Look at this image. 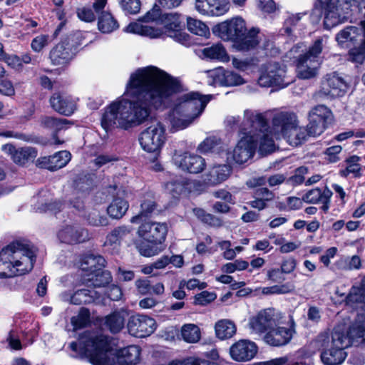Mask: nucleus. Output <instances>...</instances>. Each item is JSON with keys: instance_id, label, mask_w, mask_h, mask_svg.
<instances>
[{"instance_id": "obj_1", "label": "nucleus", "mask_w": 365, "mask_h": 365, "mask_svg": "<svg viewBox=\"0 0 365 365\" xmlns=\"http://www.w3.org/2000/svg\"><path fill=\"white\" fill-rule=\"evenodd\" d=\"M182 90L179 81L155 66L138 69L130 75L123 98L112 102L101 118L103 128L127 130L144 123L153 108L166 107L174 93Z\"/></svg>"}, {"instance_id": "obj_2", "label": "nucleus", "mask_w": 365, "mask_h": 365, "mask_svg": "<svg viewBox=\"0 0 365 365\" xmlns=\"http://www.w3.org/2000/svg\"><path fill=\"white\" fill-rule=\"evenodd\" d=\"M210 99L209 95L194 91L177 96L167 117L170 130L176 131L188 127L202 114Z\"/></svg>"}, {"instance_id": "obj_3", "label": "nucleus", "mask_w": 365, "mask_h": 365, "mask_svg": "<svg viewBox=\"0 0 365 365\" xmlns=\"http://www.w3.org/2000/svg\"><path fill=\"white\" fill-rule=\"evenodd\" d=\"M36 253L34 247L14 241L0 252V277H14L29 273L34 267Z\"/></svg>"}, {"instance_id": "obj_4", "label": "nucleus", "mask_w": 365, "mask_h": 365, "mask_svg": "<svg viewBox=\"0 0 365 365\" xmlns=\"http://www.w3.org/2000/svg\"><path fill=\"white\" fill-rule=\"evenodd\" d=\"M76 356H85L93 365H111L108 352L111 349L109 338L104 335H96L84 332L78 341L69 345Z\"/></svg>"}, {"instance_id": "obj_5", "label": "nucleus", "mask_w": 365, "mask_h": 365, "mask_svg": "<svg viewBox=\"0 0 365 365\" xmlns=\"http://www.w3.org/2000/svg\"><path fill=\"white\" fill-rule=\"evenodd\" d=\"M310 345L322 350L321 360L324 365H340L347 356L345 349L349 347V341L344 337L342 328L337 326L331 335L320 334Z\"/></svg>"}, {"instance_id": "obj_6", "label": "nucleus", "mask_w": 365, "mask_h": 365, "mask_svg": "<svg viewBox=\"0 0 365 365\" xmlns=\"http://www.w3.org/2000/svg\"><path fill=\"white\" fill-rule=\"evenodd\" d=\"M268 115V112L259 113L246 109L240 125V130H248L247 133L254 136L256 145L259 142V152L262 155L274 150V143L269 131Z\"/></svg>"}, {"instance_id": "obj_7", "label": "nucleus", "mask_w": 365, "mask_h": 365, "mask_svg": "<svg viewBox=\"0 0 365 365\" xmlns=\"http://www.w3.org/2000/svg\"><path fill=\"white\" fill-rule=\"evenodd\" d=\"M242 121L240 116H228L225 121L230 128H238L240 134L243 135L232 152L230 153L233 161L237 164H243L247 162L253 157L256 150L254 136L247 133V130L242 131L240 130V125Z\"/></svg>"}, {"instance_id": "obj_8", "label": "nucleus", "mask_w": 365, "mask_h": 365, "mask_svg": "<svg viewBox=\"0 0 365 365\" xmlns=\"http://www.w3.org/2000/svg\"><path fill=\"white\" fill-rule=\"evenodd\" d=\"M324 41V38H317L309 50L299 58L297 65L299 78L309 79L317 76L319 58L323 49Z\"/></svg>"}, {"instance_id": "obj_9", "label": "nucleus", "mask_w": 365, "mask_h": 365, "mask_svg": "<svg viewBox=\"0 0 365 365\" xmlns=\"http://www.w3.org/2000/svg\"><path fill=\"white\" fill-rule=\"evenodd\" d=\"M293 80L284 65L270 62L265 65L264 70L258 79V83L263 87L276 86L283 88L289 85Z\"/></svg>"}, {"instance_id": "obj_10", "label": "nucleus", "mask_w": 365, "mask_h": 365, "mask_svg": "<svg viewBox=\"0 0 365 365\" xmlns=\"http://www.w3.org/2000/svg\"><path fill=\"white\" fill-rule=\"evenodd\" d=\"M165 141V128L159 121L153 122L139 136L141 148L148 153H159Z\"/></svg>"}, {"instance_id": "obj_11", "label": "nucleus", "mask_w": 365, "mask_h": 365, "mask_svg": "<svg viewBox=\"0 0 365 365\" xmlns=\"http://www.w3.org/2000/svg\"><path fill=\"white\" fill-rule=\"evenodd\" d=\"M280 319V314L275 309H264L249 319L248 327L251 334H262L275 327Z\"/></svg>"}, {"instance_id": "obj_12", "label": "nucleus", "mask_w": 365, "mask_h": 365, "mask_svg": "<svg viewBox=\"0 0 365 365\" xmlns=\"http://www.w3.org/2000/svg\"><path fill=\"white\" fill-rule=\"evenodd\" d=\"M246 31V23L240 16L223 21L214 29V32L222 40L232 42L241 37L242 34H245Z\"/></svg>"}, {"instance_id": "obj_13", "label": "nucleus", "mask_w": 365, "mask_h": 365, "mask_svg": "<svg viewBox=\"0 0 365 365\" xmlns=\"http://www.w3.org/2000/svg\"><path fill=\"white\" fill-rule=\"evenodd\" d=\"M127 328L132 336L143 338L150 335L155 330V322L145 315H133L129 318Z\"/></svg>"}, {"instance_id": "obj_14", "label": "nucleus", "mask_w": 365, "mask_h": 365, "mask_svg": "<svg viewBox=\"0 0 365 365\" xmlns=\"http://www.w3.org/2000/svg\"><path fill=\"white\" fill-rule=\"evenodd\" d=\"M108 0H94L93 8L98 15V29L103 34H110L117 30L119 24L114 16L104 9Z\"/></svg>"}, {"instance_id": "obj_15", "label": "nucleus", "mask_w": 365, "mask_h": 365, "mask_svg": "<svg viewBox=\"0 0 365 365\" xmlns=\"http://www.w3.org/2000/svg\"><path fill=\"white\" fill-rule=\"evenodd\" d=\"M174 164L190 173H200L205 168V160L201 156L188 153H175L173 157Z\"/></svg>"}, {"instance_id": "obj_16", "label": "nucleus", "mask_w": 365, "mask_h": 365, "mask_svg": "<svg viewBox=\"0 0 365 365\" xmlns=\"http://www.w3.org/2000/svg\"><path fill=\"white\" fill-rule=\"evenodd\" d=\"M314 352V350L304 348L297 351L293 359L289 356H283L267 361L255 363L252 365H312V355Z\"/></svg>"}, {"instance_id": "obj_17", "label": "nucleus", "mask_w": 365, "mask_h": 365, "mask_svg": "<svg viewBox=\"0 0 365 365\" xmlns=\"http://www.w3.org/2000/svg\"><path fill=\"white\" fill-rule=\"evenodd\" d=\"M335 39L341 47H355L359 43H365V31L360 27L349 26L339 31Z\"/></svg>"}, {"instance_id": "obj_18", "label": "nucleus", "mask_w": 365, "mask_h": 365, "mask_svg": "<svg viewBox=\"0 0 365 365\" xmlns=\"http://www.w3.org/2000/svg\"><path fill=\"white\" fill-rule=\"evenodd\" d=\"M257 351L258 347L254 341L240 339L230 347V355L235 361L245 362L252 360Z\"/></svg>"}, {"instance_id": "obj_19", "label": "nucleus", "mask_w": 365, "mask_h": 365, "mask_svg": "<svg viewBox=\"0 0 365 365\" xmlns=\"http://www.w3.org/2000/svg\"><path fill=\"white\" fill-rule=\"evenodd\" d=\"M167 232L165 224L148 222L139 227L138 234L140 237L148 242L162 244Z\"/></svg>"}, {"instance_id": "obj_20", "label": "nucleus", "mask_w": 365, "mask_h": 365, "mask_svg": "<svg viewBox=\"0 0 365 365\" xmlns=\"http://www.w3.org/2000/svg\"><path fill=\"white\" fill-rule=\"evenodd\" d=\"M324 9V28L330 30L332 28L346 22L349 19V9H343L341 5L329 4Z\"/></svg>"}, {"instance_id": "obj_21", "label": "nucleus", "mask_w": 365, "mask_h": 365, "mask_svg": "<svg viewBox=\"0 0 365 365\" xmlns=\"http://www.w3.org/2000/svg\"><path fill=\"white\" fill-rule=\"evenodd\" d=\"M347 88L346 81L336 72L327 74L322 83V93L331 97L344 95Z\"/></svg>"}, {"instance_id": "obj_22", "label": "nucleus", "mask_w": 365, "mask_h": 365, "mask_svg": "<svg viewBox=\"0 0 365 365\" xmlns=\"http://www.w3.org/2000/svg\"><path fill=\"white\" fill-rule=\"evenodd\" d=\"M291 327H277L270 329L264 336V341L273 346H281L288 344L295 332L294 329V322L291 319Z\"/></svg>"}, {"instance_id": "obj_23", "label": "nucleus", "mask_w": 365, "mask_h": 365, "mask_svg": "<svg viewBox=\"0 0 365 365\" xmlns=\"http://www.w3.org/2000/svg\"><path fill=\"white\" fill-rule=\"evenodd\" d=\"M2 150L11 156L14 163L20 165H24L29 162H32L37 156V150L31 146L16 148L11 144H6L2 146Z\"/></svg>"}, {"instance_id": "obj_24", "label": "nucleus", "mask_w": 365, "mask_h": 365, "mask_svg": "<svg viewBox=\"0 0 365 365\" xmlns=\"http://www.w3.org/2000/svg\"><path fill=\"white\" fill-rule=\"evenodd\" d=\"M297 118L292 112L282 111L277 113L272 118V129L284 138L290 133V130L297 125Z\"/></svg>"}, {"instance_id": "obj_25", "label": "nucleus", "mask_w": 365, "mask_h": 365, "mask_svg": "<svg viewBox=\"0 0 365 365\" xmlns=\"http://www.w3.org/2000/svg\"><path fill=\"white\" fill-rule=\"evenodd\" d=\"M73 37H69L52 48L50 52V59L53 65H65L73 58L74 56L73 45L70 43L69 40L70 38L73 39Z\"/></svg>"}, {"instance_id": "obj_26", "label": "nucleus", "mask_w": 365, "mask_h": 365, "mask_svg": "<svg viewBox=\"0 0 365 365\" xmlns=\"http://www.w3.org/2000/svg\"><path fill=\"white\" fill-rule=\"evenodd\" d=\"M71 155L67 150H61L53 155L45 156L38 158L36 165L41 168L47 169L51 171L63 168L71 160Z\"/></svg>"}, {"instance_id": "obj_27", "label": "nucleus", "mask_w": 365, "mask_h": 365, "mask_svg": "<svg viewBox=\"0 0 365 365\" xmlns=\"http://www.w3.org/2000/svg\"><path fill=\"white\" fill-rule=\"evenodd\" d=\"M344 337L351 345L359 346L365 341V314H358L354 322L349 327Z\"/></svg>"}, {"instance_id": "obj_28", "label": "nucleus", "mask_w": 365, "mask_h": 365, "mask_svg": "<svg viewBox=\"0 0 365 365\" xmlns=\"http://www.w3.org/2000/svg\"><path fill=\"white\" fill-rule=\"evenodd\" d=\"M50 104L55 111L66 116L71 115L76 109V103L70 96L59 93L53 94Z\"/></svg>"}, {"instance_id": "obj_29", "label": "nucleus", "mask_w": 365, "mask_h": 365, "mask_svg": "<svg viewBox=\"0 0 365 365\" xmlns=\"http://www.w3.org/2000/svg\"><path fill=\"white\" fill-rule=\"evenodd\" d=\"M259 30L252 28L233 42V48L237 51H249L255 48L261 41Z\"/></svg>"}, {"instance_id": "obj_30", "label": "nucleus", "mask_w": 365, "mask_h": 365, "mask_svg": "<svg viewBox=\"0 0 365 365\" xmlns=\"http://www.w3.org/2000/svg\"><path fill=\"white\" fill-rule=\"evenodd\" d=\"M58 237L63 243H81L88 239V234L87 230L79 227L66 226L59 230Z\"/></svg>"}, {"instance_id": "obj_31", "label": "nucleus", "mask_w": 365, "mask_h": 365, "mask_svg": "<svg viewBox=\"0 0 365 365\" xmlns=\"http://www.w3.org/2000/svg\"><path fill=\"white\" fill-rule=\"evenodd\" d=\"M331 196L332 192L328 187H325L323 190L317 187L308 191L302 197V200L311 204L322 203V209L326 212L329 208Z\"/></svg>"}, {"instance_id": "obj_32", "label": "nucleus", "mask_w": 365, "mask_h": 365, "mask_svg": "<svg viewBox=\"0 0 365 365\" xmlns=\"http://www.w3.org/2000/svg\"><path fill=\"white\" fill-rule=\"evenodd\" d=\"M232 173L229 165H215L210 168L204 175V181L210 185H216L226 180Z\"/></svg>"}, {"instance_id": "obj_33", "label": "nucleus", "mask_w": 365, "mask_h": 365, "mask_svg": "<svg viewBox=\"0 0 365 365\" xmlns=\"http://www.w3.org/2000/svg\"><path fill=\"white\" fill-rule=\"evenodd\" d=\"M106 265V259L101 255H95L93 254H88L85 255L81 263V269L88 272V276L98 272Z\"/></svg>"}, {"instance_id": "obj_34", "label": "nucleus", "mask_w": 365, "mask_h": 365, "mask_svg": "<svg viewBox=\"0 0 365 365\" xmlns=\"http://www.w3.org/2000/svg\"><path fill=\"white\" fill-rule=\"evenodd\" d=\"M128 317V312L120 309L106 316L104 324L112 333H118L124 327Z\"/></svg>"}, {"instance_id": "obj_35", "label": "nucleus", "mask_w": 365, "mask_h": 365, "mask_svg": "<svg viewBox=\"0 0 365 365\" xmlns=\"http://www.w3.org/2000/svg\"><path fill=\"white\" fill-rule=\"evenodd\" d=\"M125 31L148 36L151 38H160L163 34V31L161 29H155L148 25H143L139 22H133L128 24L125 28Z\"/></svg>"}, {"instance_id": "obj_36", "label": "nucleus", "mask_w": 365, "mask_h": 365, "mask_svg": "<svg viewBox=\"0 0 365 365\" xmlns=\"http://www.w3.org/2000/svg\"><path fill=\"white\" fill-rule=\"evenodd\" d=\"M346 302L354 309L365 310V289L361 284L360 287H351Z\"/></svg>"}, {"instance_id": "obj_37", "label": "nucleus", "mask_w": 365, "mask_h": 365, "mask_svg": "<svg viewBox=\"0 0 365 365\" xmlns=\"http://www.w3.org/2000/svg\"><path fill=\"white\" fill-rule=\"evenodd\" d=\"M140 355V349L138 346L132 345L118 350L117 353L118 361L123 365L136 364Z\"/></svg>"}, {"instance_id": "obj_38", "label": "nucleus", "mask_w": 365, "mask_h": 365, "mask_svg": "<svg viewBox=\"0 0 365 365\" xmlns=\"http://www.w3.org/2000/svg\"><path fill=\"white\" fill-rule=\"evenodd\" d=\"M202 53L205 58L209 59L217 60L224 63L230 61V56L221 43H216L204 48L202 50Z\"/></svg>"}, {"instance_id": "obj_39", "label": "nucleus", "mask_w": 365, "mask_h": 365, "mask_svg": "<svg viewBox=\"0 0 365 365\" xmlns=\"http://www.w3.org/2000/svg\"><path fill=\"white\" fill-rule=\"evenodd\" d=\"M216 336L220 339H226L232 337L237 331L235 324L230 319H221L215 325Z\"/></svg>"}, {"instance_id": "obj_40", "label": "nucleus", "mask_w": 365, "mask_h": 365, "mask_svg": "<svg viewBox=\"0 0 365 365\" xmlns=\"http://www.w3.org/2000/svg\"><path fill=\"white\" fill-rule=\"evenodd\" d=\"M191 183L183 178H178L165 184V188L174 197L190 191Z\"/></svg>"}, {"instance_id": "obj_41", "label": "nucleus", "mask_w": 365, "mask_h": 365, "mask_svg": "<svg viewBox=\"0 0 365 365\" xmlns=\"http://www.w3.org/2000/svg\"><path fill=\"white\" fill-rule=\"evenodd\" d=\"M129 207L128 202L120 197H116L107 208L109 216L113 219L121 218Z\"/></svg>"}, {"instance_id": "obj_42", "label": "nucleus", "mask_w": 365, "mask_h": 365, "mask_svg": "<svg viewBox=\"0 0 365 365\" xmlns=\"http://www.w3.org/2000/svg\"><path fill=\"white\" fill-rule=\"evenodd\" d=\"M135 246L140 254L147 257L158 255L163 250L160 243L148 242L144 240L138 241Z\"/></svg>"}, {"instance_id": "obj_43", "label": "nucleus", "mask_w": 365, "mask_h": 365, "mask_svg": "<svg viewBox=\"0 0 365 365\" xmlns=\"http://www.w3.org/2000/svg\"><path fill=\"white\" fill-rule=\"evenodd\" d=\"M96 292L88 289H81L77 290L70 298V302L73 304L80 305L82 304H89L96 300Z\"/></svg>"}, {"instance_id": "obj_44", "label": "nucleus", "mask_w": 365, "mask_h": 365, "mask_svg": "<svg viewBox=\"0 0 365 365\" xmlns=\"http://www.w3.org/2000/svg\"><path fill=\"white\" fill-rule=\"evenodd\" d=\"M309 118L312 119V122H321L327 125L331 120V112L327 106L319 105L309 113Z\"/></svg>"}, {"instance_id": "obj_45", "label": "nucleus", "mask_w": 365, "mask_h": 365, "mask_svg": "<svg viewBox=\"0 0 365 365\" xmlns=\"http://www.w3.org/2000/svg\"><path fill=\"white\" fill-rule=\"evenodd\" d=\"M156 208V204L153 197L148 195L140 204V211L138 215L130 220L132 223H138L143 217H148Z\"/></svg>"}, {"instance_id": "obj_46", "label": "nucleus", "mask_w": 365, "mask_h": 365, "mask_svg": "<svg viewBox=\"0 0 365 365\" xmlns=\"http://www.w3.org/2000/svg\"><path fill=\"white\" fill-rule=\"evenodd\" d=\"M307 130L304 128L298 127V122L295 127L290 130L288 135L285 136L287 142L292 146H297L306 140Z\"/></svg>"}, {"instance_id": "obj_47", "label": "nucleus", "mask_w": 365, "mask_h": 365, "mask_svg": "<svg viewBox=\"0 0 365 365\" xmlns=\"http://www.w3.org/2000/svg\"><path fill=\"white\" fill-rule=\"evenodd\" d=\"M181 336L187 343H196L200 339V328L194 324H187L181 328Z\"/></svg>"}, {"instance_id": "obj_48", "label": "nucleus", "mask_w": 365, "mask_h": 365, "mask_svg": "<svg viewBox=\"0 0 365 365\" xmlns=\"http://www.w3.org/2000/svg\"><path fill=\"white\" fill-rule=\"evenodd\" d=\"M296 287L292 282H287L282 284L273 285L272 287H263L262 293L265 295L269 294H286L294 293Z\"/></svg>"}, {"instance_id": "obj_49", "label": "nucleus", "mask_w": 365, "mask_h": 365, "mask_svg": "<svg viewBox=\"0 0 365 365\" xmlns=\"http://www.w3.org/2000/svg\"><path fill=\"white\" fill-rule=\"evenodd\" d=\"M155 365H220L219 363L195 357H189L183 360H172L170 361L158 362Z\"/></svg>"}, {"instance_id": "obj_50", "label": "nucleus", "mask_w": 365, "mask_h": 365, "mask_svg": "<svg viewBox=\"0 0 365 365\" xmlns=\"http://www.w3.org/2000/svg\"><path fill=\"white\" fill-rule=\"evenodd\" d=\"M360 158L357 155H352L346 160L347 164L344 170L340 171V175L342 177H347L349 174H353L354 177L358 178L361 176V165L359 163Z\"/></svg>"}, {"instance_id": "obj_51", "label": "nucleus", "mask_w": 365, "mask_h": 365, "mask_svg": "<svg viewBox=\"0 0 365 365\" xmlns=\"http://www.w3.org/2000/svg\"><path fill=\"white\" fill-rule=\"evenodd\" d=\"M193 212L199 220L210 226L220 227L223 225L222 219L212 214L207 213L203 209L195 208L193 209Z\"/></svg>"}, {"instance_id": "obj_52", "label": "nucleus", "mask_w": 365, "mask_h": 365, "mask_svg": "<svg viewBox=\"0 0 365 365\" xmlns=\"http://www.w3.org/2000/svg\"><path fill=\"white\" fill-rule=\"evenodd\" d=\"M87 281L91 282V286L101 287L106 286L112 281V276L110 272L104 270L91 275Z\"/></svg>"}, {"instance_id": "obj_53", "label": "nucleus", "mask_w": 365, "mask_h": 365, "mask_svg": "<svg viewBox=\"0 0 365 365\" xmlns=\"http://www.w3.org/2000/svg\"><path fill=\"white\" fill-rule=\"evenodd\" d=\"M130 232V230L126 226L118 227L107 236L106 243L110 245H120Z\"/></svg>"}, {"instance_id": "obj_54", "label": "nucleus", "mask_w": 365, "mask_h": 365, "mask_svg": "<svg viewBox=\"0 0 365 365\" xmlns=\"http://www.w3.org/2000/svg\"><path fill=\"white\" fill-rule=\"evenodd\" d=\"M336 264L337 267L341 269H359L361 266V261L359 256L354 255L351 257H346L340 258Z\"/></svg>"}, {"instance_id": "obj_55", "label": "nucleus", "mask_w": 365, "mask_h": 365, "mask_svg": "<svg viewBox=\"0 0 365 365\" xmlns=\"http://www.w3.org/2000/svg\"><path fill=\"white\" fill-rule=\"evenodd\" d=\"M187 29L188 30L196 35L200 36H206L210 34L209 28L201 21L187 18Z\"/></svg>"}, {"instance_id": "obj_56", "label": "nucleus", "mask_w": 365, "mask_h": 365, "mask_svg": "<svg viewBox=\"0 0 365 365\" xmlns=\"http://www.w3.org/2000/svg\"><path fill=\"white\" fill-rule=\"evenodd\" d=\"M221 148V140L216 137H209L204 140L197 147L202 153L215 152Z\"/></svg>"}, {"instance_id": "obj_57", "label": "nucleus", "mask_w": 365, "mask_h": 365, "mask_svg": "<svg viewBox=\"0 0 365 365\" xmlns=\"http://www.w3.org/2000/svg\"><path fill=\"white\" fill-rule=\"evenodd\" d=\"M230 9L229 0H213L210 6L211 16H220L225 14Z\"/></svg>"}, {"instance_id": "obj_58", "label": "nucleus", "mask_w": 365, "mask_h": 365, "mask_svg": "<svg viewBox=\"0 0 365 365\" xmlns=\"http://www.w3.org/2000/svg\"><path fill=\"white\" fill-rule=\"evenodd\" d=\"M41 123L45 128L59 130L68 123V120L64 118L44 116L41 119Z\"/></svg>"}, {"instance_id": "obj_59", "label": "nucleus", "mask_w": 365, "mask_h": 365, "mask_svg": "<svg viewBox=\"0 0 365 365\" xmlns=\"http://www.w3.org/2000/svg\"><path fill=\"white\" fill-rule=\"evenodd\" d=\"M165 27L168 31H175L182 28L180 16L177 13L167 14L164 20Z\"/></svg>"}, {"instance_id": "obj_60", "label": "nucleus", "mask_w": 365, "mask_h": 365, "mask_svg": "<svg viewBox=\"0 0 365 365\" xmlns=\"http://www.w3.org/2000/svg\"><path fill=\"white\" fill-rule=\"evenodd\" d=\"M222 82L227 86H239L245 83L240 75L231 71H225L223 73Z\"/></svg>"}, {"instance_id": "obj_61", "label": "nucleus", "mask_w": 365, "mask_h": 365, "mask_svg": "<svg viewBox=\"0 0 365 365\" xmlns=\"http://www.w3.org/2000/svg\"><path fill=\"white\" fill-rule=\"evenodd\" d=\"M90 319V313L86 309H81L77 316L71 318V322L74 329H81L88 323Z\"/></svg>"}, {"instance_id": "obj_62", "label": "nucleus", "mask_w": 365, "mask_h": 365, "mask_svg": "<svg viewBox=\"0 0 365 365\" xmlns=\"http://www.w3.org/2000/svg\"><path fill=\"white\" fill-rule=\"evenodd\" d=\"M120 6L126 14H136L140 10L141 2L140 0H121Z\"/></svg>"}, {"instance_id": "obj_63", "label": "nucleus", "mask_w": 365, "mask_h": 365, "mask_svg": "<svg viewBox=\"0 0 365 365\" xmlns=\"http://www.w3.org/2000/svg\"><path fill=\"white\" fill-rule=\"evenodd\" d=\"M350 59L356 63H362L365 58V43H359L356 46L350 48Z\"/></svg>"}, {"instance_id": "obj_64", "label": "nucleus", "mask_w": 365, "mask_h": 365, "mask_svg": "<svg viewBox=\"0 0 365 365\" xmlns=\"http://www.w3.org/2000/svg\"><path fill=\"white\" fill-rule=\"evenodd\" d=\"M88 223L93 226H106L108 225V219L104 215L98 211H93L88 215Z\"/></svg>"}]
</instances>
